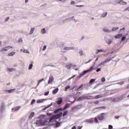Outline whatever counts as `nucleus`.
<instances>
[{
    "label": "nucleus",
    "mask_w": 129,
    "mask_h": 129,
    "mask_svg": "<svg viewBox=\"0 0 129 129\" xmlns=\"http://www.w3.org/2000/svg\"><path fill=\"white\" fill-rule=\"evenodd\" d=\"M9 20H10V17H9L5 19L6 22H8V21H9Z\"/></svg>",
    "instance_id": "338daca9"
},
{
    "label": "nucleus",
    "mask_w": 129,
    "mask_h": 129,
    "mask_svg": "<svg viewBox=\"0 0 129 129\" xmlns=\"http://www.w3.org/2000/svg\"><path fill=\"white\" fill-rule=\"evenodd\" d=\"M119 29L118 27H113L111 30V32H115V31Z\"/></svg>",
    "instance_id": "2f4dec72"
},
{
    "label": "nucleus",
    "mask_w": 129,
    "mask_h": 129,
    "mask_svg": "<svg viewBox=\"0 0 129 129\" xmlns=\"http://www.w3.org/2000/svg\"><path fill=\"white\" fill-rule=\"evenodd\" d=\"M89 70H85L82 73L80 74V75H81V76H84V75H85V74H86L87 73H89Z\"/></svg>",
    "instance_id": "dca6fc26"
},
{
    "label": "nucleus",
    "mask_w": 129,
    "mask_h": 129,
    "mask_svg": "<svg viewBox=\"0 0 129 129\" xmlns=\"http://www.w3.org/2000/svg\"><path fill=\"white\" fill-rule=\"evenodd\" d=\"M123 83H124V82L121 81V82L117 83V84H119L120 85H122L123 84Z\"/></svg>",
    "instance_id": "5fc2aeb1"
},
{
    "label": "nucleus",
    "mask_w": 129,
    "mask_h": 129,
    "mask_svg": "<svg viewBox=\"0 0 129 129\" xmlns=\"http://www.w3.org/2000/svg\"><path fill=\"white\" fill-rule=\"evenodd\" d=\"M107 16V12L103 13L101 16V18H105Z\"/></svg>",
    "instance_id": "f704fd0d"
},
{
    "label": "nucleus",
    "mask_w": 129,
    "mask_h": 129,
    "mask_svg": "<svg viewBox=\"0 0 129 129\" xmlns=\"http://www.w3.org/2000/svg\"><path fill=\"white\" fill-rule=\"evenodd\" d=\"M6 110V106L5 104H2L1 106L0 107V111L2 113L4 112Z\"/></svg>",
    "instance_id": "9d476101"
},
{
    "label": "nucleus",
    "mask_w": 129,
    "mask_h": 129,
    "mask_svg": "<svg viewBox=\"0 0 129 129\" xmlns=\"http://www.w3.org/2000/svg\"><path fill=\"white\" fill-rule=\"evenodd\" d=\"M66 67L67 68V69H70V68L72 67V64L71 63L70 64H67Z\"/></svg>",
    "instance_id": "72a5a7b5"
},
{
    "label": "nucleus",
    "mask_w": 129,
    "mask_h": 129,
    "mask_svg": "<svg viewBox=\"0 0 129 129\" xmlns=\"http://www.w3.org/2000/svg\"><path fill=\"white\" fill-rule=\"evenodd\" d=\"M97 52H96V54H98V53L100 52H103V50L102 49H97Z\"/></svg>",
    "instance_id": "c03bdc74"
},
{
    "label": "nucleus",
    "mask_w": 129,
    "mask_h": 129,
    "mask_svg": "<svg viewBox=\"0 0 129 129\" xmlns=\"http://www.w3.org/2000/svg\"><path fill=\"white\" fill-rule=\"evenodd\" d=\"M98 118H97V117H95L94 118V121L96 123H98Z\"/></svg>",
    "instance_id": "a18cd8bd"
},
{
    "label": "nucleus",
    "mask_w": 129,
    "mask_h": 129,
    "mask_svg": "<svg viewBox=\"0 0 129 129\" xmlns=\"http://www.w3.org/2000/svg\"><path fill=\"white\" fill-rule=\"evenodd\" d=\"M125 39H126V37L125 36H122L121 37V41H120V43H121V42L124 41L125 40Z\"/></svg>",
    "instance_id": "79ce46f5"
},
{
    "label": "nucleus",
    "mask_w": 129,
    "mask_h": 129,
    "mask_svg": "<svg viewBox=\"0 0 129 129\" xmlns=\"http://www.w3.org/2000/svg\"><path fill=\"white\" fill-rule=\"evenodd\" d=\"M118 4H119V5L125 6V5H127V3L125 2H124L123 0H119L118 2Z\"/></svg>",
    "instance_id": "ddd939ff"
},
{
    "label": "nucleus",
    "mask_w": 129,
    "mask_h": 129,
    "mask_svg": "<svg viewBox=\"0 0 129 129\" xmlns=\"http://www.w3.org/2000/svg\"><path fill=\"white\" fill-rule=\"evenodd\" d=\"M58 91H59V88H56L52 91V93L53 94H56L57 93Z\"/></svg>",
    "instance_id": "393cba45"
},
{
    "label": "nucleus",
    "mask_w": 129,
    "mask_h": 129,
    "mask_svg": "<svg viewBox=\"0 0 129 129\" xmlns=\"http://www.w3.org/2000/svg\"><path fill=\"white\" fill-rule=\"evenodd\" d=\"M60 124H61V123H60L59 122H56V123L55 124L56 127H59V126H60Z\"/></svg>",
    "instance_id": "ea45409f"
},
{
    "label": "nucleus",
    "mask_w": 129,
    "mask_h": 129,
    "mask_svg": "<svg viewBox=\"0 0 129 129\" xmlns=\"http://www.w3.org/2000/svg\"><path fill=\"white\" fill-rule=\"evenodd\" d=\"M120 117V116H116L114 117V118H116V119H118Z\"/></svg>",
    "instance_id": "774afa93"
},
{
    "label": "nucleus",
    "mask_w": 129,
    "mask_h": 129,
    "mask_svg": "<svg viewBox=\"0 0 129 129\" xmlns=\"http://www.w3.org/2000/svg\"><path fill=\"white\" fill-rule=\"evenodd\" d=\"M97 118H98V119H99V120H103L104 118L103 116L102 115H100V116H97Z\"/></svg>",
    "instance_id": "a878e982"
},
{
    "label": "nucleus",
    "mask_w": 129,
    "mask_h": 129,
    "mask_svg": "<svg viewBox=\"0 0 129 129\" xmlns=\"http://www.w3.org/2000/svg\"><path fill=\"white\" fill-rule=\"evenodd\" d=\"M50 105H48L46 107H45L43 109V110H46V109H47V108H49V107H50Z\"/></svg>",
    "instance_id": "bf43d9fd"
},
{
    "label": "nucleus",
    "mask_w": 129,
    "mask_h": 129,
    "mask_svg": "<svg viewBox=\"0 0 129 129\" xmlns=\"http://www.w3.org/2000/svg\"><path fill=\"white\" fill-rule=\"evenodd\" d=\"M76 7L77 8H82V7H84V5H76Z\"/></svg>",
    "instance_id": "680f3d73"
},
{
    "label": "nucleus",
    "mask_w": 129,
    "mask_h": 129,
    "mask_svg": "<svg viewBox=\"0 0 129 129\" xmlns=\"http://www.w3.org/2000/svg\"><path fill=\"white\" fill-rule=\"evenodd\" d=\"M79 54H80L81 56H83V50H81L79 51Z\"/></svg>",
    "instance_id": "13d9d810"
},
{
    "label": "nucleus",
    "mask_w": 129,
    "mask_h": 129,
    "mask_svg": "<svg viewBox=\"0 0 129 129\" xmlns=\"http://www.w3.org/2000/svg\"><path fill=\"white\" fill-rule=\"evenodd\" d=\"M80 94H81V92H77L74 98H77V97H79V96H80Z\"/></svg>",
    "instance_id": "c756f323"
},
{
    "label": "nucleus",
    "mask_w": 129,
    "mask_h": 129,
    "mask_svg": "<svg viewBox=\"0 0 129 129\" xmlns=\"http://www.w3.org/2000/svg\"><path fill=\"white\" fill-rule=\"evenodd\" d=\"M88 122H90V123L93 122V121H94V119H93V118H91L89 120H87Z\"/></svg>",
    "instance_id": "e433bc0d"
},
{
    "label": "nucleus",
    "mask_w": 129,
    "mask_h": 129,
    "mask_svg": "<svg viewBox=\"0 0 129 129\" xmlns=\"http://www.w3.org/2000/svg\"><path fill=\"white\" fill-rule=\"evenodd\" d=\"M71 87L70 86H67L65 87V89H64V91H67V90H68V89H70Z\"/></svg>",
    "instance_id": "37998d69"
},
{
    "label": "nucleus",
    "mask_w": 129,
    "mask_h": 129,
    "mask_svg": "<svg viewBox=\"0 0 129 129\" xmlns=\"http://www.w3.org/2000/svg\"><path fill=\"white\" fill-rule=\"evenodd\" d=\"M109 100H110L112 102H117V99L115 98H109Z\"/></svg>",
    "instance_id": "6ab92c4d"
},
{
    "label": "nucleus",
    "mask_w": 129,
    "mask_h": 129,
    "mask_svg": "<svg viewBox=\"0 0 129 129\" xmlns=\"http://www.w3.org/2000/svg\"><path fill=\"white\" fill-rule=\"evenodd\" d=\"M94 103L95 104H98V103H99V101H95L94 102Z\"/></svg>",
    "instance_id": "69168bd1"
},
{
    "label": "nucleus",
    "mask_w": 129,
    "mask_h": 129,
    "mask_svg": "<svg viewBox=\"0 0 129 129\" xmlns=\"http://www.w3.org/2000/svg\"><path fill=\"white\" fill-rule=\"evenodd\" d=\"M63 110H64L62 108H58L55 109L53 111V113H63V112H61V111H63Z\"/></svg>",
    "instance_id": "0eeeda50"
},
{
    "label": "nucleus",
    "mask_w": 129,
    "mask_h": 129,
    "mask_svg": "<svg viewBox=\"0 0 129 129\" xmlns=\"http://www.w3.org/2000/svg\"><path fill=\"white\" fill-rule=\"evenodd\" d=\"M16 90V89H11L10 90H4L3 91L4 92H6L7 93H12V92H14Z\"/></svg>",
    "instance_id": "f8f14e48"
},
{
    "label": "nucleus",
    "mask_w": 129,
    "mask_h": 129,
    "mask_svg": "<svg viewBox=\"0 0 129 129\" xmlns=\"http://www.w3.org/2000/svg\"><path fill=\"white\" fill-rule=\"evenodd\" d=\"M123 96L124 95H121L120 97H118L117 98V101H121V100H122V99H123Z\"/></svg>",
    "instance_id": "5701e85b"
},
{
    "label": "nucleus",
    "mask_w": 129,
    "mask_h": 129,
    "mask_svg": "<svg viewBox=\"0 0 129 129\" xmlns=\"http://www.w3.org/2000/svg\"><path fill=\"white\" fill-rule=\"evenodd\" d=\"M70 105H71V104L70 103H67L63 108H62V109H63V110H65V109H67V108H68V107H70Z\"/></svg>",
    "instance_id": "a211bd4d"
},
{
    "label": "nucleus",
    "mask_w": 129,
    "mask_h": 129,
    "mask_svg": "<svg viewBox=\"0 0 129 129\" xmlns=\"http://www.w3.org/2000/svg\"><path fill=\"white\" fill-rule=\"evenodd\" d=\"M80 108H81V105H78L75 107H72V110L73 111V112H75L76 111H77V110H79Z\"/></svg>",
    "instance_id": "39448f33"
},
{
    "label": "nucleus",
    "mask_w": 129,
    "mask_h": 129,
    "mask_svg": "<svg viewBox=\"0 0 129 129\" xmlns=\"http://www.w3.org/2000/svg\"><path fill=\"white\" fill-rule=\"evenodd\" d=\"M54 80V77L53 76L50 75L49 77V80L48 81V84H51L53 82V81Z\"/></svg>",
    "instance_id": "9b49d317"
},
{
    "label": "nucleus",
    "mask_w": 129,
    "mask_h": 129,
    "mask_svg": "<svg viewBox=\"0 0 129 129\" xmlns=\"http://www.w3.org/2000/svg\"><path fill=\"white\" fill-rule=\"evenodd\" d=\"M95 79H91L89 81L90 85H92L94 82H95Z\"/></svg>",
    "instance_id": "4be33fe9"
},
{
    "label": "nucleus",
    "mask_w": 129,
    "mask_h": 129,
    "mask_svg": "<svg viewBox=\"0 0 129 129\" xmlns=\"http://www.w3.org/2000/svg\"><path fill=\"white\" fill-rule=\"evenodd\" d=\"M106 43L108 44V46L112 43V41L111 39H107L106 40Z\"/></svg>",
    "instance_id": "412c9836"
},
{
    "label": "nucleus",
    "mask_w": 129,
    "mask_h": 129,
    "mask_svg": "<svg viewBox=\"0 0 129 129\" xmlns=\"http://www.w3.org/2000/svg\"><path fill=\"white\" fill-rule=\"evenodd\" d=\"M13 49V46H6L5 47H3V48L1 49L0 52H2L3 53H5V52H8V51H9V49Z\"/></svg>",
    "instance_id": "20e7f679"
},
{
    "label": "nucleus",
    "mask_w": 129,
    "mask_h": 129,
    "mask_svg": "<svg viewBox=\"0 0 129 129\" xmlns=\"http://www.w3.org/2000/svg\"><path fill=\"white\" fill-rule=\"evenodd\" d=\"M84 99H90V98L88 96H82L77 99V101H81V100H84Z\"/></svg>",
    "instance_id": "423d86ee"
},
{
    "label": "nucleus",
    "mask_w": 129,
    "mask_h": 129,
    "mask_svg": "<svg viewBox=\"0 0 129 129\" xmlns=\"http://www.w3.org/2000/svg\"><path fill=\"white\" fill-rule=\"evenodd\" d=\"M77 76V75H74L72 77L69 79V80H70L72 79L73 78H74L75 77H76Z\"/></svg>",
    "instance_id": "603ef678"
},
{
    "label": "nucleus",
    "mask_w": 129,
    "mask_h": 129,
    "mask_svg": "<svg viewBox=\"0 0 129 129\" xmlns=\"http://www.w3.org/2000/svg\"><path fill=\"white\" fill-rule=\"evenodd\" d=\"M100 71H101V68H97L96 72H99Z\"/></svg>",
    "instance_id": "8fccbe9b"
},
{
    "label": "nucleus",
    "mask_w": 129,
    "mask_h": 129,
    "mask_svg": "<svg viewBox=\"0 0 129 129\" xmlns=\"http://www.w3.org/2000/svg\"><path fill=\"white\" fill-rule=\"evenodd\" d=\"M109 61H111V58H106L104 61L105 62V64L109 62Z\"/></svg>",
    "instance_id": "c9c22d12"
},
{
    "label": "nucleus",
    "mask_w": 129,
    "mask_h": 129,
    "mask_svg": "<svg viewBox=\"0 0 129 129\" xmlns=\"http://www.w3.org/2000/svg\"><path fill=\"white\" fill-rule=\"evenodd\" d=\"M62 101H63V98H62L61 97H59L57 99V100L55 102L56 103H57L58 105H60V104L62 103Z\"/></svg>",
    "instance_id": "6e6552de"
},
{
    "label": "nucleus",
    "mask_w": 129,
    "mask_h": 129,
    "mask_svg": "<svg viewBox=\"0 0 129 129\" xmlns=\"http://www.w3.org/2000/svg\"><path fill=\"white\" fill-rule=\"evenodd\" d=\"M97 69V67L93 68V66L91 67L89 69V72H91V71H93V70H96Z\"/></svg>",
    "instance_id": "f3484780"
},
{
    "label": "nucleus",
    "mask_w": 129,
    "mask_h": 129,
    "mask_svg": "<svg viewBox=\"0 0 129 129\" xmlns=\"http://www.w3.org/2000/svg\"><path fill=\"white\" fill-rule=\"evenodd\" d=\"M82 89H83V84H81L79 87V89L80 90H81Z\"/></svg>",
    "instance_id": "de8ad7c7"
},
{
    "label": "nucleus",
    "mask_w": 129,
    "mask_h": 129,
    "mask_svg": "<svg viewBox=\"0 0 129 129\" xmlns=\"http://www.w3.org/2000/svg\"><path fill=\"white\" fill-rule=\"evenodd\" d=\"M72 67H73V69H74L76 71H78L79 70V68H75L76 67V64H72Z\"/></svg>",
    "instance_id": "cd10ccee"
},
{
    "label": "nucleus",
    "mask_w": 129,
    "mask_h": 129,
    "mask_svg": "<svg viewBox=\"0 0 129 129\" xmlns=\"http://www.w3.org/2000/svg\"><path fill=\"white\" fill-rule=\"evenodd\" d=\"M122 37V34H119L114 36V38L116 39H120Z\"/></svg>",
    "instance_id": "b1692460"
},
{
    "label": "nucleus",
    "mask_w": 129,
    "mask_h": 129,
    "mask_svg": "<svg viewBox=\"0 0 129 129\" xmlns=\"http://www.w3.org/2000/svg\"><path fill=\"white\" fill-rule=\"evenodd\" d=\"M46 100H47V99H41L37 100L36 102L37 103H43V102H44V101H46Z\"/></svg>",
    "instance_id": "4468645a"
},
{
    "label": "nucleus",
    "mask_w": 129,
    "mask_h": 129,
    "mask_svg": "<svg viewBox=\"0 0 129 129\" xmlns=\"http://www.w3.org/2000/svg\"><path fill=\"white\" fill-rule=\"evenodd\" d=\"M39 120L36 122V124L38 125H47L48 124V118L46 115H41L38 117Z\"/></svg>",
    "instance_id": "f257e3e1"
},
{
    "label": "nucleus",
    "mask_w": 129,
    "mask_h": 129,
    "mask_svg": "<svg viewBox=\"0 0 129 129\" xmlns=\"http://www.w3.org/2000/svg\"><path fill=\"white\" fill-rule=\"evenodd\" d=\"M89 85H90V84H89V83L84 85V86H85V87H88V86H89Z\"/></svg>",
    "instance_id": "0e129e2a"
},
{
    "label": "nucleus",
    "mask_w": 129,
    "mask_h": 129,
    "mask_svg": "<svg viewBox=\"0 0 129 129\" xmlns=\"http://www.w3.org/2000/svg\"><path fill=\"white\" fill-rule=\"evenodd\" d=\"M73 47H65L63 48V50H65L66 51H69V50H73Z\"/></svg>",
    "instance_id": "aec40b11"
},
{
    "label": "nucleus",
    "mask_w": 129,
    "mask_h": 129,
    "mask_svg": "<svg viewBox=\"0 0 129 129\" xmlns=\"http://www.w3.org/2000/svg\"><path fill=\"white\" fill-rule=\"evenodd\" d=\"M101 82H105V78L103 77L101 79Z\"/></svg>",
    "instance_id": "864d4df0"
},
{
    "label": "nucleus",
    "mask_w": 129,
    "mask_h": 129,
    "mask_svg": "<svg viewBox=\"0 0 129 129\" xmlns=\"http://www.w3.org/2000/svg\"><path fill=\"white\" fill-rule=\"evenodd\" d=\"M79 89V88L77 86H75L73 87V89H75L76 91H78V90L80 91Z\"/></svg>",
    "instance_id": "7c9ffc66"
},
{
    "label": "nucleus",
    "mask_w": 129,
    "mask_h": 129,
    "mask_svg": "<svg viewBox=\"0 0 129 129\" xmlns=\"http://www.w3.org/2000/svg\"><path fill=\"white\" fill-rule=\"evenodd\" d=\"M62 113L57 114L51 117L49 119V120L48 122H54V121L55 119H58V118H60V117H61V116H62Z\"/></svg>",
    "instance_id": "f03ea898"
},
{
    "label": "nucleus",
    "mask_w": 129,
    "mask_h": 129,
    "mask_svg": "<svg viewBox=\"0 0 129 129\" xmlns=\"http://www.w3.org/2000/svg\"><path fill=\"white\" fill-rule=\"evenodd\" d=\"M34 31H35V28H32L30 30L29 35H32L34 33Z\"/></svg>",
    "instance_id": "473e14b6"
},
{
    "label": "nucleus",
    "mask_w": 129,
    "mask_h": 129,
    "mask_svg": "<svg viewBox=\"0 0 129 129\" xmlns=\"http://www.w3.org/2000/svg\"><path fill=\"white\" fill-rule=\"evenodd\" d=\"M34 116V113H31L30 115H29V118H32Z\"/></svg>",
    "instance_id": "4d7b16f0"
},
{
    "label": "nucleus",
    "mask_w": 129,
    "mask_h": 129,
    "mask_svg": "<svg viewBox=\"0 0 129 129\" xmlns=\"http://www.w3.org/2000/svg\"><path fill=\"white\" fill-rule=\"evenodd\" d=\"M15 54H16V52H10L8 54V56H14V55H15Z\"/></svg>",
    "instance_id": "58836bf2"
},
{
    "label": "nucleus",
    "mask_w": 129,
    "mask_h": 129,
    "mask_svg": "<svg viewBox=\"0 0 129 129\" xmlns=\"http://www.w3.org/2000/svg\"><path fill=\"white\" fill-rule=\"evenodd\" d=\"M21 108V106H18L17 107H14L12 109V112H16V111H18Z\"/></svg>",
    "instance_id": "1a4fd4ad"
},
{
    "label": "nucleus",
    "mask_w": 129,
    "mask_h": 129,
    "mask_svg": "<svg viewBox=\"0 0 129 129\" xmlns=\"http://www.w3.org/2000/svg\"><path fill=\"white\" fill-rule=\"evenodd\" d=\"M75 16H72V17H70L69 18H67L66 19H64L63 20V23H65L68 22H71V21H73V22H74L75 23H77L78 22V20L75 19Z\"/></svg>",
    "instance_id": "7ed1b4c3"
},
{
    "label": "nucleus",
    "mask_w": 129,
    "mask_h": 129,
    "mask_svg": "<svg viewBox=\"0 0 129 129\" xmlns=\"http://www.w3.org/2000/svg\"><path fill=\"white\" fill-rule=\"evenodd\" d=\"M13 70H15V69L13 68H8V71H9V72H12Z\"/></svg>",
    "instance_id": "49530a36"
},
{
    "label": "nucleus",
    "mask_w": 129,
    "mask_h": 129,
    "mask_svg": "<svg viewBox=\"0 0 129 129\" xmlns=\"http://www.w3.org/2000/svg\"><path fill=\"white\" fill-rule=\"evenodd\" d=\"M49 91L44 92V95L45 96H48V95H49Z\"/></svg>",
    "instance_id": "3c124183"
},
{
    "label": "nucleus",
    "mask_w": 129,
    "mask_h": 129,
    "mask_svg": "<svg viewBox=\"0 0 129 129\" xmlns=\"http://www.w3.org/2000/svg\"><path fill=\"white\" fill-rule=\"evenodd\" d=\"M33 68V63H30L28 67V70H31Z\"/></svg>",
    "instance_id": "a19ab883"
},
{
    "label": "nucleus",
    "mask_w": 129,
    "mask_h": 129,
    "mask_svg": "<svg viewBox=\"0 0 129 129\" xmlns=\"http://www.w3.org/2000/svg\"><path fill=\"white\" fill-rule=\"evenodd\" d=\"M112 50H113V51H114V50H116V51H119V48H118L117 49H115V46H114V47L112 48Z\"/></svg>",
    "instance_id": "e2e57ef3"
},
{
    "label": "nucleus",
    "mask_w": 129,
    "mask_h": 129,
    "mask_svg": "<svg viewBox=\"0 0 129 129\" xmlns=\"http://www.w3.org/2000/svg\"><path fill=\"white\" fill-rule=\"evenodd\" d=\"M101 97H103V96H102V95H98L97 96H95L94 98L95 99H98V98H101Z\"/></svg>",
    "instance_id": "bb28decb"
},
{
    "label": "nucleus",
    "mask_w": 129,
    "mask_h": 129,
    "mask_svg": "<svg viewBox=\"0 0 129 129\" xmlns=\"http://www.w3.org/2000/svg\"><path fill=\"white\" fill-rule=\"evenodd\" d=\"M44 78L39 80L38 81V83H37V86H39V85L41 83V82H42V81H44Z\"/></svg>",
    "instance_id": "c85d7f7f"
},
{
    "label": "nucleus",
    "mask_w": 129,
    "mask_h": 129,
    "mask_svg": "<svg viewBox=\"0 0 129 129\" xmlns=\"http://www.w3.org/2000/svg\"><path fill=\"white\" fill-rule=\"evenodd\" d=\"M46 49H47V46L44 45V46H43V49H42V50H43V51H45V50H46Z\"/></svg>",
    "instance_id": "052dcab7"
},
{
    "label": "nucleus",
    "mask_w": 129,
    "mask_h": 129,
    "mask_svg": "<svg viewBox=\"0 0 129 129\" xmlns=\"http://www.w3.org/2000/svg\"><path fill=\"white\" fill-rule=\"evenodd\" d=\"M23 52H24V53H27V54H29V53H30V52H29V51H28V50H26V49H24V50H23Z\"/></svg>",
    "instance_id": "6e6d98bb"
},
{
    "label": "nucleus",
    "mask_w": 129,
    "mask_h": 129,
    "mask_svg": "<svg viewBox=\"0 0 129 129\" xmlns=\"http://www.w3.org/2000/svg\"><path fill=\"white\" fill-rule=\"evenodd\" d=\"M103 32H104L105 33H111V30L107 29V28L105 27L103 29Z\"/></svg>",
    "instance_id": "2eb2a0df"
},
{
    "label": "nucleus",
    "mask_w": 129,
    "mask_h": 129,
    "mask_svg": "<svg viewBox=\"0 0 129 129\" xmlns=\"http://www.w3.org/2000/svg\"><path fill=\"white\" fill-rule=\"evenodd\" d=\"M35 102H36V100L35 99H33L31 102V105H33V104H34V103H35Z\"/></svg>",
    "instance_id": "09e8293b"
},
{
    "label": "nucleus",
    "mask_w": 129,
    "mask_h": 129,
    "mask_svg": "<svg viewBox=\"0 0 129 129\" xmlns=\"http://www.w3.org/2000/svg\"><path fill=\"white\" fill-rule=\"evenodd\" d=\"M41 33H42V34H45L46 33V29H45V28H42V29H41Z\"/></svg>",
    "instance_id": "4c0bfd02"
}]
</instances>
